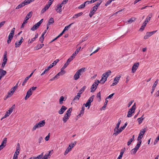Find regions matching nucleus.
Here are the masks:
<instances>
[{
    "instance_id": "nucleus-1",
    "label": "nucleus",
    "mask_w": 159,
    "mask_h": 159,
    "mask_svg": "<svg viewBox=\"0 0 159 159\" xmlns=\"http://www.w3.org/2000/svg\"><path fill=\"white\" fill-rule=\"evenodd\" d=\"M85 68H82L77 70L74 75V80H77L80 78V76L81 75V73L85 71Z\"/></svg>"
},
{
    "instance_id": "nucleus-2",
    "label": "nucleus",
    "mask_w": 159,
    "mask_h": 159,
    "mask_svg": "<svg viewBox=\"0 0 159 159\" xmlns=\"http://www.w3.org/2000/svg\"><path fill=\"white\" fill-rule=\"evenodd\" d=\"M32 11L30 12L26 16L25 20H24L23 23L21 25V28H23L24 27L25 25L28 22V20L30 18L32 15Z\"/></svg>"
},
{
    "instance_id": "nucleus-3",
    "label": "nucleus",
    "mask_w": 159,
    "mask_h": 159,
    "mask_svg": "<svg viewBox=\"0 0 159 159\" xmlns=\"http://www.w3.org/2000/svg\"><path fill=\"white\" fill-rule=\"evenodd\" d=\"M36 87H33L29 89L26 93V95L25 98V99L26 100L28 98L30 97L32 94V91L35 90L37 89Z\"/></svg>"
},
{
    "instance_id": "nucleus-4",
    "label": "nucleus",
    "mask_w": 159,
    "mask_h": 159,
    "mask_svg": "<svg viewBox=\"0 0 159 159\" xmlns=\"http://www.w3.org/2000/svg\"><path fill=\"white\" fill-rule=\"evenodd\" d=\"M100 83V81L98 80H95L94 83L93 84L91 88V92H93L97 89V86L98 84Z\"/></svg>"
},
{
    "instance_id": "nucleus-5",
    "label": "nucleus",
    "mask_w": 159,
    "mask_h": 159,
    "mask_svg": "<svg viewBox=\"0 0 159 159\" xmlns=\"http://www.w3.org/2000/svg\"><path fill=\"white\" fill-rule=\"evenodd\" d=\"M127 125V122H126L123 126L121 127H120L119 130H115V129H114L113 135H114L115 136H117L118 134L121 132L122 130L125 129Z\"/></svg>"
},
{
    "instance_id": "nucleus-6",
    "label": "nucleus",
    "mask_w": 159,
    "mask_h": 159,
    "mask_svg": "<svg viewBox=\"0 0 159 159\" xmlns=\"http://www.w3.org/2000/svg\"><path fill=\"white\" fill-rule=\"evenodd\" d=\"M94 95H93L89 99L86 104H84L83 105H85L86 107H88L89 109L90 107L91 103L93 102L94 98Z\"/></svg>"
},
{
    "instance_id": "nucleus-7",
    "label": "nucleus",
    "mask_w": 159,
    "mask_h": 159,
    "mask_svg": "<svg viewBox=\"0 0 159 159\" xmlns=\"http://www.w3.org/2000/svg\"><path fill=\"white\" fill-rule=\"evenodd\" d=\"M136 108V106L135 105V103L134 104V105L132 106V107L129 109V111L128 112V114L127 115V117H131L132 115V113L134 112Z\"/></svg>"
},
{
    "instance_id": "nucleus-8",
    "label": "nucleus",
    "mask_w": 159,
    "mask_h": 159,
    "mask_svg": "<svg viewBox=\"0 0 159 159\" xmlns=\"http://www.w3.org/2000/svg\"><path fill=\"white\" fill-rule=\"evenodd\" d=\"M76 142H74V143H71V144L69 145L68 147L66 149L64 153L65 155H66L68 152L71 150L72 148H73L75 145L76 144Z\"/></svg>"
},
{
    "instance_id": "nucleus-9",
    "label": "nucleus",
    "mask_w": 159,
    "mask_h": 159,
    "mask_svg": "<svg viewBox=\"0 0 159 159\" xmlns=\"http://www.w3.org/2000/svg\"><path fill=\"white\" fill-rule=\"evenodd\" d=\"M18 146V148L17 147L16 148V151L15 153L14 156L13 157V159H18V155L19 154V151L20 150V144L19 143H18L17 144V146Z\"/></svg>"
},
{
    "instance_id": "nucleus-10",
    "label": "nucleus",
    "mask_w": 159,
    "mask_h": 159,
    "mask_svg": "<svg viewBox=\"0 0 159 159\" xmlns=\"http://www.w3.org/2000/svg\"><path fill=\"white\" fill-rule=\"evenodd\" d=\"M139 62H136L134 63L132 68V73H134L135 72L139 66Z\"/></svg>"
},
{
    "instance_id": "nucleus-11",
    "label": "nucleus",
    "mask_w": 159,
    "mask_h": 159,
    "mask_svg": "<svg viewBox=\"0 0 159 159\" xmlns=\"http://www.w3.org/2000/svg\"><path fill=\"white\" fill-rule=\"evenodd\" d=\"M67 109V107L64 106H62L61 108L58 111V113L60 115L62 114Z\"/></svg>"
},
{
    "instance_id": "nucleus-12",
    "label": "nucleus",
    "mask_w": 159,
    "mask_h": 159,
    "mask_svg": "<svg viewBox=\"0 0 159 159\" xmlns=\"http://www.w3.org/2000/svg\"><path fill=\"white\" fill-rule=\"evenodd\" d=\"M120 77V76L116 77L115 79H114L113 82L112 83V84L111 85V86H114L115 85H116L118 82Z\"/></svg>"
},
{
    "instance_id": "nucleus-13",
    "label": "nucleus",
    "mask_w": 159,
    "mask_h": 159,
    "mask_svg": "<svg viewBox=\"0 0 159 159\" xmlns=\"http://www.w3.org/2000/svg\"><path fill=\"white\" fill-rule=\"evenodd\" d=\"M107 79L105 74L104 73L102 75V79L99 81L100 83L101 84H103L107 80Z\"/></svg>"
},
{
    "instance_id": "nucleus-14",
    "label": "nucleus",
    "mask_w": 159,
    "mask_h": 159,
    "mask_svg": "<svg viewBox=\"0 0 159 159\" xmlns=\"http://www.w3.org/2000/svg\"><path fill=\"white\" fill-rule=\"evenodd\" d=\"M54 23L53 18L52 17L50 18L49 19L48 23L47 25V29L48 30L49 28V26Z\"/></svg>"
},
{
    "instance_id": "nucleus-15",
    "label": "nucleus",
    "mask_w": 159,
    "mask_h": 159,
    "mask_svg": "<svg viewBox=\"0 0 159 159\" xmlns=\"http://www.w3.org/2000/svg\"><path fill=\"white\" fill-rule=\"evenodd\" d=\"M23 37H21V39L19 41H17L15 43V47L17 48L19 47L23 42Z\"/></svg>"
},
{
    "instance_id": "nucleus-16",
    "label": "nucleus",
    "mask_w": 159,
    "mask_h": 159,
    "mask_svg": "<svg viewBox=\"0 0 159 159\" xmlns=\"http://www.w3.org/2000/svg\"><path fill=\"white\" fill-rule=\"evenodd\" d=\"M38 126L40 127H41L44 126L45 124V120H43L40 121L38 123H37Z\"/></svg>"
},
{
    "instance_id": "nucleus-17",
    "label": "nucleus",
    "mask_w": 159,
    "mask_h": 159,
    "mask_svg": "<svg viewBox=\"0 0 159 159\" xmlns=\"http://www.w3.org/2000/svg\"><path fill=\"white\" fill-rule=\"evenodd\" d=\"M40 26L39 24H38L37 23V24L34 25L31 29V30L32 31H34L37 29Z\"/></svg>"
},
{
    "instance_id": "nucleus-18",
    "label": "nucleus",
    "mask_w": 159,
    "mask_h": 159,
    "mask_svg": "<svg viewBox=\"0 0 159 159\" xmlns=\"http://www.w3.org/2000/svg\"><path fill=\"white\" fill-rule=\"evenodd\" d=\"M70 116H69V115L65 114V116L63 118V120L64 123H65L67 121V120L69 118Z\"/></svg>"
},
{
    "instance_id": "nucleus-19",
    "label": "nucleus",
    "mask_w": 159,
    "mask_h": 159,
    "mask_svg": "<svg viewBox=\"0 0 159 159\" xmlns=\"http://www.w3.org/2000/svg\"><path fill=\"white\" fill-rule=\"evenodd\" d=\"M121 122V120L120 119H119L118 121V122L117 123L116 125V126L115 129H115V130H119V126Z\"/></svg>"
},
{
    "instance_id": "nucleus-20",
    "label": "nucleus",
    "mask_w": 159,
    "mask_h": 159,
    "mask_svg": "<svg viewBox=\"0 0 159 159\" xmlns=\"http://www.w3.org/2000/svg\"><path fill=\"white\" fill-rule=\"evenodd\" d=\"M15 108V105H13L8 110V114L10 115L13 111L14 109Z\"/></svg>"
},
{
    "instance_id": "nucleus-21",
    "label": "nucleus",
    "mask_w": 159,
    "mask_h": 159,
    "mask_svg": "<svg viewBox=\"0 0 159 159\" xmlns=\"http://www.w3.org/2000/svg\"><path fill=\"white\" fill-rule=\"evenodd\" d=\"M7 74L6 71L2 69H0V75L4 76Z\"/></svg>"
},
{
    "instance_id": "nucleus-22",
    "label": "nucleus",
    "mask_w": 159,
    "mask_h": 159,
    "mask_svg": "<svg viewBox=\"0 0 159 159\" xmlns=\"http://www.w3.org/2000/svg\"><path fill=\"white\" fill-rule=\"evenodd\" d=\"M86 88V86H84L79 91V93H77L79 94L80 95L83 92L84 90H85Z\"/></svg>"
},
{
    "instance_id": "nucleus-23",
    "label": "nucleus",
    "mask_w": 159,
    "mask_h": 159,
    "mask_svg": "<svg viewBox=\"0 0 159 159\" xmlns=\"http://www.w3.org/2000/svg\"><path fill=\"white\" fill-rule=\"evenodd\" d=\"M158 81V79H157L156 81L154 82L153 84V85L152 87V91H154L155 90V88H156L157 85Z\"/></svg>"
},
{
    "instance_id": "nucleus-24",
    "label": "nucleus",
    "mask_w": 159,
    "mask_h": 159,
    "mask_svg": "<svg viewBox=\"0 0 159 159\" xmlns=\"http://www.w3.org/2000/svg\"><path fill=\"white\" fill-rule=\"evenodd\" d=\"M105 100V102H104L103 106L100 109L101 110H104L105 109L106 107L107 106V105L108 102V101L107 100V99H106Z\"/></svg>"
},
{
    "instance_id": "nucleus-25",
    "label": "nucleus",
    "mask_w": 159,
    "mask_h": 159,
    "mask_svg": "<svg viewBox=\"0 0 159 159\" xmlns=\"http://www.w3.org/2000/svg\"><path fill=\"white\" fill-rule=\"evenodd\" d=\"M7 139V138H4L1 145H2V146H3V147H5L6 146Z\"/></svg>"
},
{
    "instance_id": "nucleus-26",
    "label": "nucleus",
    "mask_w": 159,
    "mask_h": 159,
    "mask_svg": "<svg viewBox=\"0 0 159 159\" xmlns=\"http://www.w3.org/2000/svg\"><path fill=\"white\" fill-rule=\"evenodd\" d=\"M49 7L46 5L44 7L42 10L41 11V13H44L49 8Z\"/></svg>"
},
{
    "instance_id": "nucleus-27",
    "label": "nucleus",
    "mask_w": 159,
    "mask_h": 159,
    "mask_svg": "<svg viewBox=\"0 0 159 159\" xmlns=\"http://www.w3.org/2000/svg\"><path fill=\"white\" fill-rule=\"evenodd\" d=\"M66 98L65 99L63 96H61L59 99V103L60 104H62L63 103V101H65Z\"/></svg>"
},
{
    "instance_id": "nucleus-28",
    "label": "nucleus",
    "mask_w": 159,
    "mask_h": 159,
    "mask_svg": "<svg viewBox=\"0 0 159 159\" xmlns=\"http://www.w3.org/2000/svg\"><path fill=\"white\" fill-rule=\"evenodd\" d=\"M63 4H62V3L61 2V4H59V5H57L58 6V8H60V10H58V11L59 13H61V11H62L61 7H62V6Z\"/></svg>"
},
{
    "instance_id": "nucleus-29",
    "label": "nucleus",
    "mask_w": 159,
    "mask_h": 159,
    "mask_svg": "<svg viewBox=\"0 0 159 159\" xmlns=\"http://www.w3.org/2000/svg\"><path fill=\"white\" fill-rule=\"evenodd\" d=\"M142 142V140H140L138 142V143L137 145L136 146L135 148H134L135 149H136L137 150H138L139 149L140 145L141 144Z\"/></svg>"
},
{
    "instance_id": "nucleus-30",
    "label": "nucleus",
    "mask_w": 159,
    "mask_h": 159,
    "mask_svg": "<svg viewBox=\"0 0 159 159\" xmlns=\"http://www.w3.org/2000/svg\"><path fill=\"white\" fill-rule=\"evenodd\" d=\"M83 14L82 12H80L79 13L76 14L73 17V18H77L78 17L81 16Z\"/></svg>"
},
{
    "instance_id": "nucleus-31",
    "label": "nucleus",
    "mask_w": 159,
    "mask_h": 159,
    "mask_svg": "<svg viewBox=\"0 0 159 159\" xmlns=\"http://www.w3.org/2000/svg\"><path fill=\"white\" fill-rule=\"evenodd\" d=\"M43 46H44L43 44H38L35 47V48H36V50H39V49L41 48Z\"/></svg>"
},
{
    "instance_id": "nucleus-32",
    "label": "nucleus",
    "mask_w": 159,
    "mask_h": 159,
    "mask_svg": "<svg viewBox=\"0 0 159 159\" xmlns=\"http://www.w3.org/2000/svg\"><path fill=\"white\" fill-rule=\"evenodd\" d=\"M14 93V91L11 90V91H9L8 93V95H7L6 98H8L10 97Z\"/></svg>"
},
{
    "instance_id": "nucleus-33",
    "label": "nucleus",
    "mask_w": 159,
    "mask_h": 159,
    "mask_svg": "<svg viewBox=\"0 0 159 159\" xmlns=\"http://www.w3.org/2000/svg\"><path fill=\"white\" fill-rule=\"evenodd\" d=\"M96 11L95 10H91L90 13L89 14V16L90 17H91L93 16L94 15L95 12Z\"/></svg>"
},
{
    "instance_id": "nucleus-34",
    "label": "nucleus",
    "mask_w": 159,
    "mask_h": 159,
    "mask_svg": "<svg viewBox=\"0 0 159 159\" xmlns=\"http://www.w3.org/2000/svg\"><path fill=\"white\" fill-rule=\"evenodd\" d=\"M143 115L140 118H139L137 120H138V122H139V124H140L142 122V121L144 119V118H143Z\"/></svg>"
},
{
    "instance_id": "nucleus-35",
    "label": "nucleus",
    "mask_w": 159,
    "mask_h": 159,
    "mask_svg": "<svg viewBox=\"0 0 159 159\" xmlns=\"http://www.w3.org/2000/svg\"><path fill=\"white\" fill-rule=\"evenodd\" d=\"M43 152H42L40 155H39L37 157H34L35 159H40L43 158Z\"/></svg>"
},
{
    "instance_id": "nucleus-36",
    "label": "nucleus",
    "mask_w": 159,
    "mask_h": 159,
    "mask_svg": "<svg viewBox=\"0 0 159 159\" xmlns=\"http://www.w3.org/2000/svg\"><path fill=\"white\" fill-rule=\"evenodd\" d=\"M63 69H61V71L57 74L59 76L62 75L65 73V71Z\"/></svg>"
},
{
    "instance_id": "nucleus-37",
    "label": "nucleus",
    "mask_w": 159,
    "mask_h": 159,
    "mask_svg": "<svg viewBox=\"0 0 159 159\" xmlns=\"http://www.w3.org/2000/svg\"><path fill=\"white\" fill-rule=\"evenodd\" d=\"M150 36H151V35L150 34L149 32H147L146 33V35L144 37V39H148Z\"/></svg>"
},
{
    "instance_id": "nucleus-38",
    "label": "nucleus",
    "mask_w": 159,
    "mask_h": 159,
    "mask_svg": "<svg viewBox=\"0 0 159 159\" xmlns=\"http://www.w3.org/2000/svg\"><path fill=\"white\" fill-rule=\"evenodd\" d=\"M80 95L79 94L77 93V95L75 96L74 98L73 99V101H74L75 100H78L80 97Z\"/></svg>"
},
{
    "instance_id": "nucleus-39",
    "label": "nucleus",
    "mask_w": 159,
    "mask_h": 159,
    "mask_svg": "<svg viewBox=\"0 0 159 159\" xmlns=\"http://www.w3.org/2000/svg\"><path fill=\"white\" fill-rule=\"evenodd\" d=\"M24 6H25V4H23L22 2L21 3H20V4H19L17 6V7H16V9H19Z\"/></svg>"
},
{
    "instance_id": "nucleus-40",
    "label": "nucleus",
    "mask_w": 159,
    "mask_h": 159,
    "mask_svg": "<svg viewBox=\"0 0 159 159\" xmlns=\"http://www.w3.org/2000/svg\"><path fill=\"white\" fill-rule=\"evenodd\" d=\"M135 18L134 17H132L130 19H129L128 20V22L129 23H131L133 22L135 20Z\"/></svg>"
},
{
    "instance_id": "nucleus-41",
    "label": "nucleus",
    "mask_w": 159,
    "mask_h": 159,
    "mask_svg": "<svg viewBox=\"0 0 159 159\" xmlns=\"http://www.w3.org/2000/svg\"><path fill=\"white\" fill-rule=\"evenodd\" d=\"M70 62H69L67 60L65 64L63 66V67L61 68V69H65L67 66L69 64Z\"/></svg>"
},
{
    "instance_id": "nucleus-42",
    "label": "nucleus",
    "mask_w": 159,
    "mask_h": 159,
    "mask_svg": "<svg viewBox=\"0 0 159 159\" xmlns=\"http://www.w3.org/2000/svg\"><path fill=\"white\" fill-rule=\"evenodd\" d=\"M72 111V108H69L68 110L66 111V114H67L68 115H69V116H70V113Z\"/></svg>"
},
{
    "instance_id": "nucleus-43",
    "label": "nucleus",
    "mask_w": 159,
    "mask_h": 159,
    "mask_svg": "<svg viewBox=\"0 0 159 159\" xmlns=\"http://www.w3.org/2000/svg\"><path fill=\"white\" fill-rule=\"evenodd\" d=\"M96 97L99 99L98 101L100 102L101 100V93L100 92L97 94Z\"/></svg>"
},
{
    "instance_id": "nucleus-44",
    "label": "nucleus",
    "mask_w": 159,
    "mask_h": 159,
    "mask_svg": "<svg viewBox=\"0 0 159 159\" xmlns=\"http://www.w3.org/2000/svg\"><path fill=\"white\" fill-rule=\"evenodd\" d=\"M59 75H58L57 74L54 77L52 78L49 80V81H52L54 80L57 79H58L59 77Z\"/></svg>"
},
{
    "instance_id": "nucleus-45",
    "label": "nucleus",
    "mask_w": 159,
    "mask_h": 159,
    "mask_svg": "<svg viewBox=\"0 0 159 159\" xmlns=\"http://www.w3.org/2000/svg\"><path fill=\"white\" fill-rule=\"evenodd\" d=\"M39 128V127L38 126V125L37 124H36L33 127L32 129V131H35L37 129Z\"/></svg>"
},
{
    "instance_id": "nucleus-46",
    "label": "nucleus",
    "mask_w": 159,
    "mask_h": 159,
    "mask_svg": "<svg viewBox=\"0 0 159 159\" xmlns=\"http://www.w3.org/2000/svg\"><path fill=\"white\" fill-rule=\"evenodd\" d=\"M81 48V47H79L75 51V52L73 54H75V56H76V54H78V53L79 52Z\"/></svg>"
},
{
    "instance_id": "nucleus-47",
    "label": "nucleus",
    "mask_w": 159,
    "mask_h": 159,
    "mask_svg": "<svg viewBox=\"0 0 159 159\" xmlns=\"http://www.w3.org/2000/svg\"><path fill=\"white\" fill-rule=\"evenodd\" d=\"M111 72L110 70H108L106 73H104V74H105V75L106 76V78H107L108 76L110 75Z\"/></svg>"
},
{
    "instance_id": "nucleus-48",
    "label": "nucleus",
    "mask_w": 159,
    "mask_h": 159,
    "mask_svg": "<svg viewBox=\"0 0 159 159\" xmlns=\"http://www.w3.org/2000/svg\"><path fill=\"white\" fill-rule=\"evenodd\" d=\"M146 23H143V25L141 26L140 28L139 29V30L142 31L143 30L145 27L146 26Z\"/></svg>"
},
{
    "instance_id": "nucleus-49",
    "label": "nucleus",
    "mask_w": 159,
    "mask_h": 159,
    "mask_svg": "<svg viewBox=\"0 0 159 159\" xmlns=\"http://www.w3.org/2000/svg\"><path fill=\"white\" fill-rule=\"evenodd\" d=\"M102 0H100L99 2L96 3V5L95 6L96 7L98 8V7L100 5V4L102 3Z\"/></svg>"
},
{
    "instance_id": "nucleus-50",
    "label": "nucleus",
    "mask_w": 159,
    "mask_h": 159,
    "mask_svg": "<svg viewBox=\"0 0 159 159\" xmlns=\"http://www.w3.org/2000/svg\"><path fill=\"white\" fill-rule=\"evenodd\" d=\"M50 152H49V153L48 154H46L43 157V159H47L48 156L50 155Z\"/></svg>"
},
{
    "instance_id": "nucleus-51",
    "label": "nucleus",
    "mask_w": 159,
    "mask_h": 159,
    "mask_svg": "<svg viewBox=\"0 0 159 159\" xmlns=\"http://www.w3.org/2000/svg\"><path fill=\"white\" fill-rule=\"evenodd\" d=\"M22 3L23 4H25V5H27L30 3L29 1H28V0H25Z\"/></svg>"
},
{
    "instance_id": "nucleus-52",
    "label": "nucleus",
    "mask_w": 159,
    "mask_h": 159,
    "mask_svg": "<svg viewBox=\"0 0 159 159\" xmlns=\"http://www.w3.org/2000/svg\"><path fill=\"white\" fill-rule=\"evenodd\" d=\"M53 67V65L51 64L48 66L45 69L48 71H49L50 69Z\"/></svg>"
},
{
    "instance_id": "nucleus-53",
    "label": "nucleus",
    "mask_w": 159,
    "mask_h": 159,
    "mask_svg": "<svg viewBox=\"0 0 159 159\" xmlns=\"http://www.w3.org/2000/svg\"><path fill=\"white\" fill-rule=\"evenodd\" d=\"M150 17H149L148 18L147 17L146 19V20L143 23H146V25L147 24V23L150 20Z\"/></svg>"
},
{
    "instance_id": "nucleus-54",
    "label": "nucleus",
    "mask_w": 159,
    "mask_h": 159,
    "mask_svg": "<svg viewBox=\"0 0 159 159\" xmlns=\"http://www.w3.org/2000/svg\"><path fill=\"white\" fill-rule=\"evenodd\" d=\"M9 115L8 114V111H7L5 115L2 118L1 120H2V119L6 118L7 117L9 116Z\"/></svg>"
},
{
    "instance_id": "nucleus-55",
    "label": "nucleus",
    "mask_w": 159,
    "mask_h": 159,
    "mask_svg": "<svg viewBox=\"0 0 159 159\" xmlns=\"http://www.w3.org/2000/svg\"><path fill=\"white\" fill-rule=\"evenodd\" d=\"M73 23H71L70 24V25H68V26H66L64 29L65 30H68V29L71 26V25L73 24Z\"/></svg>"
},
{
    "instance_id": "nucleus-56",
    "label": "nucleus",
    "mask_w": 159,
    "mask_h": 159,
    "mask_svg": "<svg viewBox=\"0 0 159 159\" xmlns=\"http://www.w3.org/2000/svg\"><path fill=\"white\" fill-rule=\"evenodd\" d=\"M28 80H29V79H28V77H26L22 84V85L23 86L25 85V84L27 82V81Z\"/></svg>"
},
{
    "instance_id": "nucleus-57",
    "label": "nucleus",
    "mask_w": 159,
    "mask_h": 159,
    "mask_svg": "<svg viewBox=\"0 0 159 159\" xmlns=\"http://www.w3.org/2000/svg\"><path fill=\"white\" fill-rule=\"evenodd\" d=\"M59 59H57L56 60L54 61L51 64L52 65H53V66H55L56 65L57 63L59 61Z\"/></svg>"
},
{
    "instance_id": "nucleus-58",
    "label": "nucleus",
    "mask_w": 159,
    "mask_h": 159,
    "mask_svg": "<svg viewBox=\"0 0 159 159\" xmlns=\"http://www.w3.org/2000/svg\"><path fill=\"white\" fill-rule=\"evenodd\" d=\"M92 3V1L91 0L90 1H86V2H85L84 3V4L86 6V5H88L90 3Z\"/></svg>"
},
{
    "instance_id": "nucleus-59",
    "label": "nucleus",
    "mask_w": 159,
    "mask_h": 159,
    "mask_svg": "<svg viewBox=\"0 0 159 159\" xmlns=\"http://www.w3.org/2000/svg\"><path fill=\"white\" fill-rule=\"evenodd\" d=\"M85 6L84 3H83L81 5H80L78 7L79 9H82L84 8Z\"/></svg>"
},
{
    "instance_id": "nucleus-60",
    "label": "nucleus",
    "mask_w": 159,
    "mask_h": 159,
    "mask_svg": "<svg viewBox=\"0 0 159 159\" xmlns=\"http://www.w3.org/2000/svg\"><path fill=\"white\" fill-rule=\"evenodd\" d=\"M17 85H18V83H17L16 85L15 86H14V87H13L11 89V90H12V91H14H14H15V90H16V89H17Z\"/></svg>"
},
{
    "instance_id": "nucleus-61",
    "label": "nucleus",
    "mask_w": 159,
    "mask_h": 159,
    "mask_svg": "<svg viewBox=\"0 0 159 159\" xmlns=\"http://www.w3.org/2000/svg\"><path fill=\"white\" fill-rule=\"evenodd\" d=\"M84 111L81 110L80 114L77 116V117H80L81 115H83L84 113Z\"/></svg>"
},
{
    "instance_id": "nucleus-62",
    "label": "nucleus",
    "mask_w": 159,
    "mask_h": 159,
    "mask_svg": "<svg viewBox=\"0 0 159 159\" xmlns=\"http://www.w3.org/2000/svg\"><path fill=\"white\" fill-rule=\"evenodd\" d=\"M113 0H108L106 3L105 6H107L110 4Z\"/></svg>"
},
{
    "instance_id": "nucleus-63",
    "label": "nucleus",
    "mask_w": 159,
    "mask_h": 159,
    "mask_svg": "<svg viewBox=\"0 0 159 159\" xmlns=\"http://www.w3.org/2000/svg\"><path fill=\"white\" fill-rule=\"evenodd\" d=\"M159 140V134L157 137L156 138L154 142V144L155 145L157 142Z\"/></svg>"
},
{
    "instance_id": "nucleus-64",
    "label": "nucleus",
    "mask_w": 159,
    "mask_h": 159,
    "mask_svg": "<svg viewBox=\"0 0 159 159\" xmlns=\"http://www.w3.org/2000/svg\"><path fill=\"white\" fill-rule=\"evenodd\" d=\"M137 151L138 150H137L135 148H134V149H132L131 151V153H133L134 154H135L136 153Z\"/></svg>"
}]
</instances>
